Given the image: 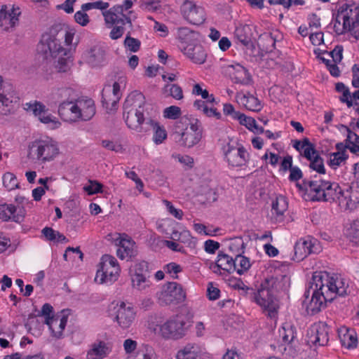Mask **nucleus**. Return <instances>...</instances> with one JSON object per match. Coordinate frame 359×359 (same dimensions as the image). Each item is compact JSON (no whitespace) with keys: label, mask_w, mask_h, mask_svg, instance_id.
Returning <instances> with one entry per match:
<instances>
[{"label":"nucleus","mask_w":359,"mask_h":359,"mask_svg":"<svg viewBox=\"0 0 359 359\" xmlns=\"http://www.w3.org/2000/svg\"><path fill=\"white\" fill-rule=\"evenodd\" d=\"M351 293L348 280L338 274L330 275L327 272L316 271L305 292L306 298L311 294L306 310L311 315L318 313L337 296L345 297Z\"/></svg>","instance_id":"1"},{"label":"nucleus","mask_w":359,"mask_h":359,"mask_svg":"<svg viewBox=\"0 0 359 359\" xmlns=\"http://www.w3.org/2000/svg\"><path fill=\"white\" fill-rule=\"evenodd\" d=\"M290 278L286 275L266 277L260 285L257 293H255V302L264 309V312L271 318H276L278 314V300L274 293L286 289L289 285Z\"/></svg>","instance_id":"2"},{"label":"nucleus","mask_w":359,"mask_h":359,"mask_svg":"<svg viewBox=\"0 0 359 359\" xmlns=\"http://www.w3.org/2000/svg\"><path fill=\"white\" fill-rule=\"evenodd\" d=\"M144 95L135 90L130 93L123 104V117L128 128L137 133L147 130L142 125L144 123V107L145 104Z\"/></svg>","instance_id":"3"},{"label":"nucleus","mask_w":359,"mask_h":359,"mask_svg":"<svg viewBox=\"0 0 359 359\" xmlns=\"http://www.w3.org/2000/svg\"><path fill=\"white\" fill-rule=\"evenodd\" d=\"M173 133L181 146L191 148L201 141L203 128L197 118L184 116L175 121Z\"/></svg>","instance_id":"4"},{"label":"nucleus","mask_w":359,"mask_h":359,"mask_svg":"<svg viewBox=\"0 0 359 359\" xmlns=\"http://www.w3.org/2000/svg\"><path fill=\"white\" fill-rule=\"evenodd\" d=\"M59 154L57 143L50 137L36 139L28 145V159L42 164L53 161Z\"/></svg>","instance_id":"5"},{"label":"nucleus","mask_w":359,"mask_h":359,"mask_svg":"<svg viewBox=\"0 0 359 359\" xmlns=\"http://www.w3.org/2000/svg\"><path fill=\"white\" fill-rule=\"evenodd\" d=\"M334 29L338 34H344L359 25V6L355 4H343L337 9Z\"/></svg>","instance_id":"6"},{"label":"nucleus","mask_w":359,"mask_h":359,"mask_svg":"<svg viewBox=\"0 0 359 359\" xmlns=\"http://www.w3.org/2000/svg\"><path fill=\"white\" fill-rule=\"evenodd\" d=\"M119 266L113 256L104 255L101 258L95 281L100 283H112L118 276Z\"/></svg>","instance_id":"7"},{"label":"nucleus","mask_w":359,"mask_h":359,"mask_svg":"<svg viewBox=\"0 0 359 359\" xmlns=\"http://www.w3.org/2000/svg\"><path fill=\"white\" fill-rule=\"evenodd\" d=\"M156 297L161 306L177 304L184 301L186 292L180 284L176 282H168L156 292Z\"/></svg>","instance_id":"8"},{"label":"nucleus","mask_w":359,"mask_h":359,"mask_svg":"<svg viewBox=\"0 0 359 359\" xmlns=\"http://www.w3.org/2000/svg\"><path fill=\"white\" fill-rule=\"evenodd\" d=\"M60 41V39L57 36H55L50 34L43 36L37 50L43 53L46 59L48 57L57 58L60 55L67 56L70 53V50L63 48Z\"/></svg>","instance_id":"9"},{"label":"nucleus","mask_w":359,"mask_h":359,"mask_svg":"<svg viewBox=\"0 0 359 359\" xmlns=\"http://www.w3.org/2000/svg\"><path fill=\"white\" fill-rule=\"evenodd\" d=\"M317 183L319 187L316 189V193L313 195V200L330 203L339 201L342 189L338 184L323 180H318Z\"/></svg>","instance_id":"10"},{"label":"nucleus","mask_w":359,"mask_h":359,"mask_svg":"<svg viewBox=\"0 0 359 359\" xmlns=\"http://www.w3.org/2000/svg\"><path fill=\"white\" fill-rule=\"evenodd\" d=\"M187 322L183 316L170 318L161 326V332L164 338L178 339L185 334Z\"/></svg>","instance_id":"11"},{"label":"nucleus","mask_w":359,"mask_h":359,"mask_svg":"<svg viewBox=\"0 0 359 359\" xmlns=\"http://www.w3.org/2000/svg\"><path fill=\"white\" fill-rule=\"evenodd\" d=\"M180 13L185 20L194 25H202L206 19L204 8L189 0L184 1L180 7Z\"/></svg>","instance_id":"12"},{"label":"nucleus","mask_w":359,"mask_h":359,"mask_svg":"<svg viewBox=\"0 0 359 359\" xmlns=\"http://www.w3.org/2000/svg\"><path fill=\"white\" fill-rule=\"evenodd\" d=\"M223 152L229 165L233 167L244 165L249 160L248 152L241 144L234 146L228 143L223 147Z\"/></svg>","instance_id":"13"},{"label":"nucleus","mask_w":359,"mask_h":359,"mask_svg":"<svg viewBox=\"0 0 359 359\" xmlns=\"http://www.w3.org/2000/svg\"><path fill=\"white\" fill-rule=\"evenodd\" d=\"M330 327L325 322H318L313 324L308 330V343L314 346H323L329 341Z\"/></svg>","instance_id":"14"},{"label":"nucleus","mask_w":359,"mask_h":359,"mask_svg":"<svg viewBox=\"0 0 359 359\" xmlns=\"http://www.w3.org/2000/svg\"><path fill=\"white\" fill-rule=\"evenodd\" d=\"M20 14V8L13 5H2L0 7V27L4 31L13 28L18 23Z\"/></svg>","instance_id":"15"},{"label":"nucleus","mask_w":359,"mask_h":359,"mask_svg":"<svg viewBox=\"0 0 359 359\" xmlns=\"http://www.w3.org/2000/svg\"><path fill=\"white\" fill-rule=\"evenodd\" d=\"M294 259L299 262L312 253H317L320 250L319 245L316 240H299L294 245Z\"/></svg>","instance_id":"16"},{"label":"nucleus","mask_w":359,"mask_h":359,"mask_svg":"<svg viewBox=\"0 0 359 359\" xmlns=\"http://www.w3.org/2000/svg\"><path fill=\"white\" fill-rule=\"evenodd\" d=\"M19 100L20 98L15 95L13 88L0 94V114L8 116L14 114L18 107Z\"/></svg>","instance_id":"17"},{"label":"nucleus","mask_w":359,"mask_h":359,"mask_svg":"<svg viewBox=\"0 0 359 359\" xmlns=\"http://www.w3.org/2000/svg\"><path fill=\"white\" fill-rule=\"evenodd\" d=\"M135 317V312L131 306H126L121 302L116 307V320L122 328H128L133 323Z\"/></svg>","instance_id":"18"},{"label":"nucleus","mask_w":359,"mask_h":359,"mask_svg":"<svg viewBox=\"0 0 359 359\" xmlns=\"http://www.w3.org/2000/svg\"><path fill=\"white\" fill-rule=\"evenodd\" d=\"M58 114L61 118L67 122H76L79 121L81 114L79 112L77 102L73 101H63L58 107Z\"/></svg>","instance_id":"19"},{"label":"nucleus","mask_w":359,"mask_h":359,"mask_svg":"<svg viewBox=\"0 0 359 359\" xmlns=\"http://www.w3.org/2000/svg\"><path fill=\"white\" fill-rule=\"evenodd\" d=\"M67 322V317L64 315H55L52 318H46L45 323L48 325L54 337L60 339L62 336Z\"/></svg>","instance_id":"20"},{"label":"nucleus","mask_w":359,"mask_h":359,"mask_svg":"<svg viewBox=\"0 0 359 359\" xmlns=\"http://www.w3.org/2000/svg\"><path fill=\"white\" fill-rule=\"evenodd\" d=\"M24 109L26 111H32L35 116H37L41 123L48 124L50 123H56L55 118L51 114H48L46 110V107L38 102L34 103H26Z\"/></svg>","instance_id":"21"},{"label":"nucleus","mask_w":359,"mask_h":359,"mask_svg":"<svg viewBox=\"0 0 359 359\" xmlns=\"http://www.w3.org/2000/svg\"><path fill=\"white\" fill-rule=\"evenodd\" d=\"M117 245L118 248L117 249L116 254L120 259L131 258L136 255L135 243L130 238H127L126 236L125 238L121 237Z\"/></svg>","instance_id":"22"},{"label":"nucleus","mask_w":359,"mask_h":359,"mask_svg":"<svg viewBox=\"0 0 359 359\" xmlns=\"http://www.w3.org/2000/svg\"><path fill=\"white\" fill-rule=\"evenodd\" d=\"M79 112L81 114L79 121H89L95 114L94 101L90 98H82L76 100Z\"/></svg>","instance_id":"23"},{"label":"nucleus","mask_w":359,"mask_h":359,"mask_svg":"<svg viewBox=\"0 0 359 359\" xmlns=\"http://www.w3.org/2000/svg\"><path fill=\"white\" fill-rule=\"evenodd\" d=\"M16 208L12 204H0V219L3 221L13 220L20 223L24 219V214L21 210L15 213Z\"/></svg>","instance_id":"24"},{"label":"nucleus","mask_w":359,"mask_h":359,"mask_svg":"<svg viewBox=\"0 0 359 359\" xmlns=\"http://www.w3.org/2000/svg\"><path fill=\"white\" fill-rule=\"evenodd\" d=\"M183 53L194 63L203 64L206 59V53L200 44L187 45L184 48Z\"/></svg>","instance_id":"25"},{"label":"nucleus","mask_w":359,"mask_h":359,"mask_svg":"<svg viewBox=\"0 0 359 359\" xmlns=\"http://www.w3.org/2000/svg\"><path fill=\"white\" fill-rule=\"evenodd\" d=\"M234 36L244 46L247 48H254L252 41L253 32L250 25H245L237 27L234 32Z\"/></svg>","instance_id":"26"},{"label":"nucleus","mask_w":359,"mask_h":359,"mask_svg":"<svg viewBox=\"0 0 359 359\" xmlns=\"http://www.w3.org/2000/svg\"><path fill=\"white\" fill-rule=\"evenodd\" d=\"M105 51L100 45H95L84 53V59L91 66H97L103 62Z\"/></svg>","instance_id":"27"},{"label":"nucleus","mask_w":359,"mask_h":359,"mask_svg":"<svg viewBox=\"0 0 359 359\" xmlns=\"http://www.w3.org/2000/svg\"><path fill=\"white\" fill-rule=\"evenodd\" d=\"M338 335L343 346L348 349L354 348L358 344V337L354 330L342 327L338 330Z\"/></svg>","instance_id":"28"},{"label":"nucleus","mask_w":359,"mask_h":359,"mask_svg":"<svg viewBox=\"0 0 359 359\" xmlns=\"http://www.w3.org/2000/svg\"><path fill=\"white\" fill-rule=\"evenodd\" d=\"M210 268L213 269L215 273H217L218 271L222 269L231 273L235 271V263L233 259L228 255L219 252L215 264L211 266Z\"/></svg>","instance_id":"29"},{"label":"nucleus","mask_w":359,"mask_h":359,"mask_svg":"<svg viewBox=\"0 0 359 359\" xmlns=\"http://www.w3.org/2000/svg\"><path fill=\"white\" fill-rule=\"evenodd\" d=\"M231 67L234 70L233 73V79L235 83L243 85H249L251 83V76L247 69L239 64L231 65Z\"/></svg>","instance_id":"30"},{"label":"nucleus","mask_w":359,"mask_h":359,"mask_svg":"<svg viewBox=\"0 0 359 359\" xmlns=\"http://www.w3.org/2000/svg\"><path fill=\"white\" fill-rule=\"evenodd\" d=\"M119 98L111 93V86L107 85L102 92V102L107 110H113L119 101Z\"/></svg>","instance_id":"31"},{"label":"nucleus","mask_w":359,"mask_h":359,"mask_svg":"<svg viewBox=\"0 0 359 359\" xmlns=\"http://www.w3.org/2000/svg\"><path fill=\"white\" fill-rule=\"evenodd\" d=\"M109 353V348L104 341L95 343L87 353V359H102Z\"/></svg>","instance_id":"32"},{"label":"nucleus","mask_w":359,"mask_h":359,"mask_svg":"<svg viewBox=\"0 0 359 359\" xmlns=\"http://www.w3.org/2000/svg\"><path fill=\"white\" fill-rule=\"evenodd\" d=\"M146 124L150 126L154 131L153 141L156 144H160L167 138V132L163 126L152 119H149Z\"/></svg>","instance_id":"33"},{"label":"nucleus","mask_w":359,"mask_h":359,"mask_svg":"<svg viewBox=\"0 0 359 359\" xmlns=\"http://www.w3.org/2000/svg\"><path fill=\"white\" fill-rule=\"evenodd\" d=\"M103 16L104 17V20L107 24H110L111 25H124L128 24L130 27H133L130 18L126 15H121L109 13L103 15Z\"/></svg>","instance_id":"34"},{"label":"nucleus","mask_w":359,"mask_h":359,"mask_svg":"<svg viewBox=\"0 0 359 359\" xmlns=\"http://www.w3.org/2000/svg\"><path fill=\"white\" fill-rule=\"evenodd\" d=\"M131 359H157V357L151 346L142 344L131 356Z\"/></svg>","instance_id":"35"},{"label":"nucleus","mask_w":359,"mask_h":359,"mask_svg":"<svg viewBox=\"0 0 359 359\" xmlns=\"http://www.w3.org/2000/svg\"><path fill=\"white\" fill-rule=\"evenodd\" d=\"M199 348L195 344H187L177 354V359H198Z\"/></svg>","instance_id":"36"},{"label":"nucleus","mask_w":359,"mask_h":359,"mask_svg":"<svg viewBox=\"0 0 359 359\" xmlns=\"http://www.w3.org/2000/svg\"><path fill=\"white\" fill-rule=\"evenodd\" d=\"M345 194L346 197L351 198L349 203L345 202V210L351 211L355 210L359 204V190L348 187L345 190Z\"/></svg>","instance_id":"37"},{"label":"nucleus","mask_w":359,"mask_h":359,"mask_svg":"<svg viewBox=\"0 0 359 359\" xmlns=\"http://www.w3.org/2000/svg\"><path fill=\"white\" fill-rule=\"evenodd\" d=\"M233 262L235 263V271L239 275L243 274L250 267L249 259L241 255L236 257Z\"/></svg>","instance_id":"38"},{"label":"nucleus","mask_w":359,"mask_h":359,"mask_svg":"<svg viewBox=\"0 0 359 359\" xmlns=\"http://www.w3.org/2000/svg\"><path fill=\"white\" fill-rule=\"evenodd\" d=\"M241 100L246 109L249 110L258 111L262 109L259 100L251 94L243 95Z\"/></svg>","instance_id":"39"},{"label":"nucleus","mask_w":359,"mask_h":359,"mask_svg":"<svg viewBox=\"0 0 359 359\" xmlns=\"http://www.w3.org/2000/svg\"><path fill=\"white\" fill-rule=\"evenodd\" d=\"M309 168L318 174H325L324 160L320 154L315 155L309 161Z\"/></svg>","instance_id":"40"},{"label":"nucleus","mask_w":359,"mask_h":359,"mask_svg":"<svg viewBox=\"0 0 359 359\" xmlns=\"http://www.w3.org/2000/svg\"><path fill=\"white\" fill-rule=\"evenodd\" d=\"M149 276H146L144 275H131V280L133 287L137 288L139 290H144L146 287L149 285V280L148 278Z\"/></svg>","instance_id":"41"},{"label":"nucleus","mask_w":359,"mask_h":359,"mask_svg":"<svg viewBox=\"0 0 359 359\" xmlns=\"http://www.w3.org/2000/svg\"><path fill=\"white\" fill-rule=\"evenodd\" d=\"M173 236L172 238H175L178 236V241L184 244H185L187 246L192 248L195 247L196 245V241L194 238L191 236L190 233L187 231H184L181 232L180 234H178V232L174 231L172 233Z\"/></svg>","instance_id":"42"},{"label":"nucleus","mask_w":359,"mask_h":359,"mask_svg":"<svg viewBox=\"0 0 359 359\" xmlns=\"http://www.w3.org/2000/svg\"><path fill=\"white\" fill-rule=\"evenodd\" d=\"M346 236L350 241L357 244L359 243V222H353L346 230Z\"/></svg>","instance_id":"43"},{"label":"nucleus","mask_w":359,"mask_h":359,"mask_svg":"<svg viewBox=\"0 0 359 359\" xmlns=\"http://www.w3.org/2000/svg\"><path fill=\"white\" fill-rule=\"evenodd\" d=\"M318 180H308L304 179L302 181V184H297V187L299 190H304L306 191L310 192L311 194H315L316 189L319 187L318 184L317 183Z\"/></svg>","instance_id":"44"},{"label":"nucleus","mask_w":359,"mask_h":359,"mask_svg":"<svg viewBox=\"0 0 359 359\" xmlns=\"http://www.w3.org/2000/svg\"><path fill=\"white\" fill-rule=\"evenodd\" d=\"M165 93H168V95L176 100H182L183 98V92L182 88L177 84H167L164 87Z\"/></svg>","instance_id":"45"},{"label":"nucleus","mask_w":359,"mask_h":359,"mask_svg":"<svg viewBox=\"0 0 359 359\" xmlns=\"http://www.w3.org/2000/svg\"><path fill=\"white\" fill-rule=\"evenodd\" d=\"M287 203L286 199L283 196L277 197L272 203V210L278 215H282L287 210Z\"/></svg>","instance_id":"46"},{"label":"nucleus","mask_w":359,"mask_h":359,"mask_svg":"<svg viewBox=\"0 0 359 359\" xmlns=\"http://www.w3.org/2000/svg\"><path fill=\"white\" fill-rule=\"evenodd\" d=\"M348 157V156L346 153L334 152L330 155L329 165L335 168L337 166H339L343 163H345Z\"/></svg>","instance_id":"47"},{"label":"nucleus","mask_w":359,"mask_h":359,"mask_svg":"<svg viewBox=\"0 0 359 359\" xmlns=\"http://www.w3.org/2000/svg\"><path fill=\"white\" fill-rule=\"evenodd\" d=\"M3 184L8 191L13 190L18 187V180L11 172H6L4 175Z\"/></svg>","instance_id":"48"},{"label":"nucleus","mask_w":359,"mask_h":359,"mask_svg":"<svg viewBox=\"0 0 359 359\" xmlns=\"http://www.w3.org/2000/svg\"><path fill=\"white\" fill-rule=\"evenodd\" d=\"M193 93L197 95H201L203 99L207 100V102L213 103L215 100L212 94L209 95L208 91L206 89H202L201 86L196 83L194 86Z\"/></svg>","instance_id":"49"},{"label":"nucleus","mask_w":359,"mask_h":359,"mask_svg":"<svg viewBox=\"0 0 359 359\" xmlns=\"http://www.w3.org/2000/svg\"><path fill=\"white\" fill-rule=\"evenodd\" d=\"M181 114H182L181 109L179 107L174 106V105L166 107L163 110V116L165 118H168V119L175 120L179 118H180Z\"/></svg>","instance_id":"50"},{"label":"nucleus","mask_w":359,"mask_h":359,"mask_svg":"<svg viewBox=\"0 0 359 359\" xmlns=\"http://www.w3.org/2000/svg\"><path fill=\"white\" fill-rule=\"evenodd\" d=\"M124 46L131 52H137L140 48V41L135 38H133L128 34L123 42Z\"/></svg>","instance_id":"51"},{"label":"nucleus","mask_w":359,"mask_h":359,"mask_svg":"<svg viewBox=\"0 0 359 359\" xmlns=\"http://www.w3.org/2000/svg\"><path fill=\"white\" fill-rule=\"evenodd\" d=\"M282 338L283 340L290 344L292 342L295 337L294 327L290 325H285L283 327Z\"/></svg>","instance_id":"52"},{"label":"nucleus","mask_w":359,"mask_h":359,"mask_svg":"<svg viewBox=\"0 0 359 359\" xmlns=\"http://www.w3.org/2000/svg\"><path fill=\"white\" fill-rule=\"evenodd\" d=\"M163 269L165 273L170 274L175 279L178 278L177 274L182 271V266L175 262H170L166 264Z\"/></svg>","instance_id":"53"},{"label":"nucleus","mask_w":359,"mask_h":359,"mask_svg":"<svg viewBox=\"0 0 359 359\" xmlns=\"http://www.w3.org/2000/svg\"><path fill=\"white\" fill-rule=\"evenodd\" d=\"M58 57L55 68L60 72H66L69 69V62H70V53L67 56L60 55Z\"/></svg>","instance_id":"54"},{"label":"nucleus","mask_w":359,"mask_h":359,"mask_svg":"<svg viewBox=\"0 0 359 359\" xmlns=\"http://www.w3.org/2000/svg\"><path fill=\"white\" fill-rule=\"evenodd\" d=\"M102 184L95 180H90L89 184L84 187V190L89 194L93 195L102 192Z\"/></svg>","instance_id":"55"},{"label":"nucleus","mask_w":359,"mask_h":359,"mask_svg":"<svg viewBox=\"0 0 359 359\" xmlns=\"http://www.w3.org/2000/svg\"><path fill=\"white\" fill-rule=\"evenodd\" d=\"M178 35L181 40L187 41L189 39V36L195 37V36L198 35V33L188 27H180L178 28Z\"/></svg>","instance_id":"56"},{"label":"nucleus","mask_w":359,"mask_h":359,"mask_svg":"<svg viewBox=\"0 0 359 359\" xmlns=\"http://www.w3.org/2000/svg\"><path fill=\"white\" fill-rule=\"evenodd\" d=\"M237 119L241 125L246 126L249 130H253V126H255L256 121L249 116H246L244 114L241 113Z\"/></svg>","instance_id":"57"},{"label":"nucleus","mask_w":359,"mask_h":359,"mask_svg":"<svg viewBox=\"0 0 359 359\" xmlns=\"http://www.w3.org/2000/svg\"><path fill=\"white\" fill-rule=\"evenodd\" d=\"M144 275L149 276V265L147 262L142 261L137 263L134 266V273L133 275Z\"/></svg>","instance_id":"58"},{"label":"nucleus","mask_w":359,"mask_h":359,"mask_svg":"<svg viewBox=\"0 0 359 359\" xmlns=\"http://www.w3.org/2000/svg\"><path fill=\"white\" fill-rule=\"evenodd\" d=\"M259 40L261 42L265 41L267 43L266 46L264 47L267 51H271L275 46L276 41L273 38L271 34L265 33L262 34L259 36ZM263 46H264V45H263Z\"/></svg>","instance_id":"59"},{"label":"nucleus","mask_w":359,"mask_h":359,"mask_svg":"<svg viewBox=\"0 0 359 359\" xmlns=\"http://www.w3.org/2000/svg\"><path fill=\"white\" fill-rule=\"evenodd\" d=\"M101 144L104 148L110 151L121 152L123 150L121 144L116 142L104 140L102 141Z\"/></svg>","instance_id":"60"},{"label":"nucleus","mask_w":359,"mask_h":359,"mask_svg":"<svg viewBox=\"0 0 359 359\" xmlns=\"http://www.w3.org/2000/svg\"><path fill=\"white\" fill-rule=\"evenodd\" d=\"M70 252H76V254L79 255V258L80 259V260H83V253L80 250L79 248H72V247H68L64 255H63V257L65 259V260L67 261L68 260V257L69 258V259L72 260V261H74L75 260V257H72V255H70Z\"/></svg>","instance_id":"61"},{"label":"nucleus","mask_w":359,"mask_h":359,"mask_svg":"<svg viewBox=\"0 0 359 359\" xmlns=\"http://www.w3.org/2000/svg\"><path fill=\"white\" fill-rule=\"evenodd\" d=\"M163 203L165 205L168 212L172 215H173L175 218L178 219H181L182 218V216H183V212L180 210V209H177L175 208L172 204L171 203V202L167 201V200H164L163 201Z\"/></svg>","instance_id":"62"},{"label":"nucleus","mask_w":359,"mask_h":359,"mask_svg":"<svg viewBox=\"0 0 359 359\" xmlns=\"http://www.w3.org/2000/svg\"><path fill=\"white\" fill-rule=\"evenodd\" d=\"M75 21L81 26H86L89 22V16L83 11H79L74 14Z\"/></svg>","instance_id":"63"},{"label":"nucleus","mask_w":359,"mask_h":359,"mask_svg":"<svg viewBox=\"0 0 359 359\" xmlns=\"http://www.w3.org/2000/svg\"><path fill=\"white\" fill-rule=\"evenodd\" d=\"M341 127L345 128L347 132V137L345 140L346 143L359 144V135L351 131L348 127L344 125H341Z\"/></svg>","instance_id":"64"}]
</instances>
